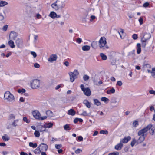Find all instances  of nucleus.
Returning <instances> with one entry per match:
<instances>
[{
    "label": "nucleus",
    "mask_w": 155,
    "mask_h": 155,
    "mask_svg": "<svg viewBox=\"0 0 155 155\" xmlns=\"http://www.w3.org/2000/svg\"><path fill=\"white\" fill-rule=\"evenodd\" d=\"M31 54L33 56L34 58H36L37 56L36 53L34 51H31Z\"/></svg>",
    "instance_id": "obj_52"
},
{
    "label": "nucleus",
    "mask_w": 155,
    "mask_h": 155,
    "mask_svg": "<svg viewBox=\"0 0 155 155\" xmlns=\"http://www.w3.org/2000/svg\"><path fill=\"white\" fill-rule=\"evenodd\" d=\"M8 3L5 2L3 1H1L0 2V7H3L7 4Z\"/></svg>",
    "instance_id": "obj_35"
},
{
    "label": "nucleus",
    "mask_w": 155,
    "mask_h": 155,
    "mask_svg": "<svg viewBox=\"0 0 155 155\" xmlns=\"http://www.w3.org/2000/svg\"><path fill=\"white\" fill-rule=\"evenodd\" d=\"M131 139V137L130 136H128L127 137H124L122 140V142L123 143H127L129 140Z\"/></svg>",
    "instance_id": "obj_20"
},
{
    "label": "nucleus",
    "mask_w": 155,
    "mask_h": 155,
    "mask_svg": "<svg viewBox=\"0 0 155 155\" xmlns=\"http://www.w3.org/2000/svg\"><path fill=\"white\" fill-rule=\"evenodd\" d=\"M81 115H82L84 116H87V114L86 111H84L83 112L82 114H81Z\"/></svg>",
    "instance_id": "obj_64"
},
{
    "label": "nucleus",
    "mask_w": 155,
    "mask_h": 155,
    "mask_svg": "<svg viewBox=\"0 0 155 155\" xmlns=\"http://www.w3.org/2000/svg\"><path fill=\"white\" fill-rule=\"evenodd\" d=\"M18 92L19 93H24L25 92V90L24 89H19L18 90Z\"/></svg>",
    "instance_id": "obj_49"
},
{
    "label": "nucleus",
    "mask_w": 155,
    "mask_h": 155,
    "mask_svg": "<svg viewBox=\"0 0 155 155\" xmlns=\"http://www.w3.org/2000/svg\"><path fill=\"white\" fill-rule=\"evenodd\" d=\"M17 34L16 32L12 31L9 35V37L12 39L14 40L17 36Z\"/></svg>",
    "instance_id": "obj_15"
},
{
    "label": "nucleus",
    "mask_w": 155,
    "mask_h": 155,
    "mask_svg": "<svg viewBox=\"0 0 155 155\" xmlns=\"http://www.w3.org/2000/svg\"><path fill=\"white\" fill-rule=\"evenodd\" d=\"M64 64L66 67H68L69 65V63L68 61H65Z\"/></svg>",
    "instance_id": "obj_63"
},
{
    "label": "nucleus",
    "mask_w": 155,
    "mask_h": 155,
    "mask_svg": "<svg viewBox=\"0 0 155 155\" xmlns=\"http://www.w3.org/2000/svg\"><path fill=\"white\" fill-rule=\"evenodd\" d=\"M147 72L150 73L151 76L154 78H155V67L152 68L151 70L149 69L147 70Z\"/></svg>",
    "instance_id": "obj_13"
},
{
    "label": "nucleus",
    "mask_w": 155,
    "mask_h": 155,
    "mask_svg": "<svg viewBox=\"0 0 155 155\" xmlns=\"http://www.w3.org/2000/svg\"><path fill=\"white\" fill-rule=\"evenodd\" d=\"M150 133L151 135H153L154 134V129L152 127V126L150 129Z\"/></svg>",
    "instance_id": "obj_40"
},
{
    "label": "nucleus",
    "mask_w": 155,
    "mask_h": 155,
    "mask_svg": "<svg viewBox=\"0 0 155 155\" xmlns=\"http://www.w3.org/2000/svg\"><path fill=\"white\" fill-rule=\"evenodd\" d=\"M96 18V17L93 15H92L90 16V22H92Z\"/></svg>",
    "instance_id": "obj_43"
},
{
    "label": "nucleus",
    "mask_w": 155,
    "mask_h": 155,
    "mask_svg": "<svg viewBox=\"0 0 155 155\" xmlns=\"http://www.w3.org/2000/svg\"><path fill=\"white\" fill-rule=\"evenodd\" d=\"M53 124L51 123H49L45 124V126L46 128H51L53 126Z\"/></svg>",
    "instance_id": "obj_38"
},
{
    "label": "nucleus",
    "mask_w": 155,
    "mask_h": 155,
    "mask_svg": "<svg viewBox=\"0 0 155 155\" xmlns=\"http://www.w3.org/2000/svg\"><path fill=\"white\" fill-rule=\"evenodd\" d=\"M34 135L36 137H39L40 136V134L38 131L36 130L34 132Z\"/></svg>",
    "instance_id": "obj_41"
},
{
    "label": "nucleus",
    "mask_w": 155,
    "mask_h": 155,
    "mask_svg": "<svg viewBox=\"0 0 155 155\" xmlns=\"http://www.w3.org/2000/svg\"><path fill=\"white\" fill-rule=\"evenodd\" d=\"M76 41L78 43L80 44L82 41V39L78 38L77 39Z\"/></svg>",
    "instance_id": "obj_57"
},
{
    "label": "nucleus",
    "mask_w": 155,
    "mask_h": 155,
    "mask_svg": "<svg viewBox=\"0 0 155 155\" xmlns=\"http://www.w3.org/2000/svg\"><path fill=\"white\" fill-rule=\"evenodd\" d=\"M137 52L138 54H139L141 52V45L140 43H137Z\"/></svg>",
    "instance_id": "obj_21"
},
{
    "label": "nucleus",
    "mask_w": 155,
    "mask_h": 155,
    "mask_svg": "<svg viewBox=\"0 0 155 155\" xmlns=\"http://www.w3.org/2000/svg\"><path fill=\"white\" fill-rule=\"evenodd\" d=\"M119 153L118 152H113L109 153L108 155H119Z\"/></svg>",
    "instance_id": "obj_44"
},
{
    "label": "nucleus",
    "mask_w": 155,
    "mask_h": 155,
    "mask_svg": "<svg viewBox=\"0 0 155 155\" xmlns=\"http://www.w3.org/2000/svg\"><path fill=\"white\" fill-rule=\"evenodd\" d=\"M152 126V125L150 124L147 125L144 128L140 130L138 132V135L139 136H144V133L150 129V128Z\"/></svg>",
    "instance_id": "obj_7"
},
{
    "label": "nucleus",
    "mask_w": 155,
    "mask_h": 155,
    "mask_svg": "<svg viewBox=\"0 0 155 155\" xmlns=\"http://www.w3.org/2000/svg\"><path fill=\"white\" fill-rule=\"evenodd\" d=\"M76 112L73 109H71L68 111V114L69 115L74 116Z\"/></svg>",
    "instance_id": "obj_24"
},
{
    "label": "nucleus",
    "mask_w": 155,
    "mask_h": 155,
    "mask_svg": "<svg viewBox=\"0 0 155 155\" xmlns=\"http://www.w3.org/2000/svg\"><path fill=\"white\" fill-rule=\"evenodd\" d=\"M123 146V144L121 143V141L120 142L117 144L116 145L115 147V149L117 150H120L121 149L122 147Z\"/></svg>",
    "instance_id": "obj_18"
},
{
    "label": "nucleus",
    "mask_w": 155,
    "mask_h": 155,
    "mask_svg": "<svg viewBox=\"0 0 155 155\" xmlns=\"http://www.w3.org/2000/svg\"><path fill=\"white\" fill-rule=\"evenodd\" d=\"M8 44L12 48H14L15 47V45L14 44V42L12 40H10L8 42Z\"/></svg>",
    "instance_id": "obj_31"
},
{
    "label": "nucleus",
    "mask_w": 155,
    "mask_h": 155,
    "mask_svg": "<svg viewBox=\"0 0 155 155\" xmlns=\"http://www.w3.org/2000/svg\"><path fill=\"white\" fill-rule=\"evenodd\" d=\"M100 133L101 134H108V132L107 130H101L100 131Z\"/></svg>",
    "instance_id": "obj_47"
},
{
    "label": "nucleus",
    "mask_w": 155,
    "mask_h": 155,
    "mask_svg": "<svg viewBox=\"0 0 155 155\" xmlns=\"http://www.w3.org/2000/svg\"><path fill=\"white\" fill-rule=\"evenodd\" d=\"M39 147L40 150L43 151H47L48 147L47 144L43 143H41Z\"/></svg>",
    "instance_id": "obj_12"
},
{
    "label": "nucleus",
    "mask_w": 155,
    "mask_h": 155,
    "mask_svg": "<svg viewBox=\"0 0 155 155\" xmlns=\"http://www.w3.org/2000/svg\"><path fill=\"white\" fill-rule=\"evenodd\" d=\"M133 126L134 127H136L137 125H138V122L137 121H135L133 123Z\"/></svg>",
    "instance_id": "obj_55"
},
{
    "label": "nucleus",
    "mask_w": 155,
    "mask_h": 155,
    "mask_svg": "<svg viewBox=\"0 0 155 155\" xmlns=\"http://www.w3.org/2000/svg\"><path fill=\"white\" fill-rule=\"evenodd\" d=\"M106 38L104 37H101L99 41L98 45L100 48H103L107 43Z\"/></svg>",
    "instance_id": "obj_8"
},
{
    "label": "nucleus",
    "mask_w": 155,
    "mask_h": 155,
    "mask_svg": "<svg viewBox=\"0 0 155 155\" xmlns=\"http://www.w3.org/2000/svg\"><path fill=\"white\" fill-rule=\"evenodd\" d=\"M80 87L85 95L87 96H89L91 95V91L89 88L84 87V85L83 84H81Z\"/></svg>",
    "instance_id": "obj_5"
},
{
    "label": "nucleus",
    "mask_w": 155,
    "mask_h": 155,
    "mask_svg": "<svg viewBox=\"0 0 155 155\" xmlns=\"http://www.w3.org/2000/svg\"><path fill=\"white\" fill-rule=\"evenodd\" d=\"M143 19L141 17H140V18L139 19V21L140 22V25H141L143 24Z\"/></svg>",
    "instance_id": "obj_58"
},
{
    "label": "nucleus",
    "mask_w": 155,
    "mask_h": 155,
    "mask_svg": "<svg viewBox=\"0 0 155 155\" xmlns=\"http://www.w3.org/2000/svg\"><path fill=\"white\" fill-rule=\"evenodd\" d=\"M4 18V16L1 13H0V21H2Z\"/></svg>",
    "instance_id": "obj_62"
},
{
    "label": "nucleus",
    "mask_w": 155,
    "mask_h": 155,
    "mask_svg": "<svg viewBox=\"0 0 155 155\" xmlns=\"http://www.w3.org/2000/svg\"><path fill=\"white\" fill-rule=\"evenodd\" d=\"M34 66L36 68H38L40 67L39 64L37 63H35L34 64Z\"/></svg>",
    "instance_id": "obj_61"
},
{
    "label": "nucleus",
    "mask_w": 155,
    "mask_h": 155,
    "mask_svg": "<svg viewBox=\"0 0 155 155\" xmlns=\"http://www.w3.org/2000/svg\"><path fill=\"white\" fill-rule=\"evenodd\" d=\"M40 85V81L38 79H34L31 81V85L33 89H36L38 88Z\"/></svg>",
    "instance_id": "obj_6"
},
{
    "label": "nucleus",
    "mask_w": 155,
    "mask_h": 155,
    "mask_svg": "<svg viewBox=\"0 0 155 155\" xmlns=\"http://www.w3.org/2000/svg\"><path fill=\"white\" fill-rule=\"evenodd\" d=\"M57 57L55 54H52L50 56L49 58L48 59V61L50 62H52L54 61H55L57 59Z\"/></svg>",
    "instance_id": "obj_11"
},
{
    "label": "nucleus",
    "mask_w": 155,
    "mask_h": 155,
    "mask_svg": "<svg viewBox=\"0 0 155 155\" xmlns=\"http://www.w3.org/2000/svg\"><path fill=\"white\" fill-rule=\"evenodd\" d=\"M61 101L64 103H67V98L65 97L63 98L62 99Z\"/></svg>",
    "instance_id": "obj_56"
},
{
    "label": "nucleus",
    "mask_w": 155,
    "mask_h": 155,
    "mask_svg": "<svg viewBox=\"0 0 155 155\" xmlns=\"http://www.w3.org/2000/svg\"><path fill=\"white\" fill-rule=\"evenodd\" d=\"M29 145L30 147H32L34 148L36 147L37 146V143H35L34 144L32 142H30L29 143Z\"/></svg>",
    "instance_id": "obj_37"
},
{
    "label": "nucleus",
    "mask_w": 155,
    "mask_h": 155,
    "mask_svg": "<svg viewBox=\"0 0 155 155\" xmlns=\"http://www.w3.org/2000/svg\"><path fill=\"white\" fill-rule=\"evenodd\" d=\"M49 16L52 18L54 19L57 16V14L54 12H51Z\"/></svg>",
    "instance_id": "obj_22"
},
{
    "label": "nucleus",
    "mask_w": 155,
    "mask_h": 155,
    "mask_svg": "<svg viewBox=\"0 0 155 155\" xmlns=\"http://www.w3.org/2000/svg\"><path fill=\"white\" fill-rule=\"evenodd\" d=\"M149 93L151 94H153L155 95V91L153 90H150L149 91Z\"/></svg>",
    "instance_id": "obj_50"
},
{
    "label": "nucleus",
    "mask_w": 155,
    "mask_h": 155,
    "mask_svg": "<svg viewBox=\"0 0 155 155\" xmlns=\"http://www.w3.org/2000/svg\"><path fill=\"white\" fill-rule=\"evenodd\" d=\"M89 77L87 75H84L83 76V79L84 81H86L89 79Z\"/></svg>",
    "instance_id": "obj_42"
},
{
    "label": "nucleus",
    "mask_w": 155,
    "mask_h": 155,
    "mask_svg": "<svg viewBox=\"0 0 155 155\" xmlns=\"http://www.w3.org/2000/svg\"><path fill=\"white\" fill-rule=\"evenodd\" d=\"M18 121L19 120L18 119L14 120L12 123L11 125L14 127L20 125L21 124L18 123Z\"/></svg>",
    "instance_id": "obj_16"
},
{
    "label": "nucleus",
    "mask_w": 155,
    "mask_h": 155,
    "mask_svg": "<svg viewBox=\"0 0 155 155\" xmlns=\"http://www.w3.org/2000/svg\"><path fill=\"white\" fill-rule=\"evenodd\" d=\"M68 74L70 76V81L71 82H73L74 81L75 79L77 78V76L79 74V73L77 70H74L73 72H69Z\"/></svg>",
    "instance_id": "obj_3"
},
{
    "label": "nucleus",
    "mask_w": 155,
    "mask_h": 155,
    "mask_svg": "<svg viewBox=\"0 0 155 155\" xmlns=\"http://www.w3.org/2000/svg\"><path fill=\"white\" fill-rule=\"evenodd\" d=\"M57 2L58 4V7L60 9H62L65 6L64 1L61 0H57Z\"/></svg>",
    "instance_id": "obj_10"
},
{
    "label": "nucleus",
    "mask_w": 155,
    "mask_h": 155,
    "mask_svg": "<svg viewBox=\"0 0 155 155\" xmlns=\"http://www.w3.org/2000/svg\"><path fill=\"white\" fill-rule=\"evenodd\" d=\"M55 148L58 149H59L61 147H62V145L61 144H55Z\"/></svg>",
    "instance_id": "obj_51"
},
{
    "label": "nucleus",
    "mask_w": 155,
    "mask_h": 155,
    "mask_svg": "<svg viewBox=\"0 0 155 155\" xmlns=\"http://www.w3.org/2000/svg\"><path fill=\"white\" fill-rule=\"evenodd\" d=\"M17 113L16 112L10 114L8 117L9 119L14 120L15 119L17 116Z\"/></svg>",
    "instance_id": "obj_14"
},
{
    "label": "nucleus",
    "mask_w": 155,
    "mask_h": 155,
    "mask_svg": "<svg viewBox=\"0 0 155 155\" xmlns=\"http://www.w3.org/2000/svg\"><path fill=\"white\" fill-rule=\"evenodd\" d=\"M32 114L33 117L37 119L43 120L46 119L47 118L46 116L41 117L40 113L37 110L33 111L32 112Z\"/></svg>",
    "instance_id": "obj_4"
},
{
    "label": "nucleus",
    "mask_w": 155,
    "mask_h": 155,
    "mask_svg": "<svg viewBox=\"0 0 155 155\" xmlns=\"http://www.w3.org/2000/svg\"><path fill=\"white\" fill-rule=\"evenodd\" d=\"M15 43L18 48H21L22 47L23 41L21 39L18 38L16 40Z\"/></svg>",
    "instance_id": "obj_9"
},
{
    "label": "nucleus",
    "mask_w": 155,
    "mask_h": 155,
    "mask_svg": "<svg viewBox=\"0 0 155 155\" xmlns=\"http://www.w3.org/2000/svg\"><path fill=\"white\" fill-rule=\"evenodd\" d=\"M2 138L3 140L5 141H8L10 139L9 136L7 134H5L4 136H2Z\"/></svg>",
    "instance_id": "obj_19"
},
{
    "label": "nucleus",
    "mask_w": 155,
    "mask_h": 155,
    "mask_svg": "<svg viewBox=\"0 0 155 155\" xmlns=\"http://www.w3.org/2000/svg\"><path fill=\"white\" fill-rule=\"evenodd\" d=\"M51 6L52 7L55 9V10H58L60 9L58 7V4L57 2V1L55 3H54L51 4Z\"/></svg>",
    "instance_id": "obj_17"
},
{
    "label": "nucleus",
    "mask_w": 155,
    "mask_h": 155,
    "mask_svg": "<svg viewBox=\"0 0 155 155\" xmlns=\"http://www.w3.org/2000/svg\"><path fill=\"white\" fill-rule=\"evenodd\" d=\"M82 152V150L79 149H78L75 151V152L76 154H79Z\"/></svg>",
    "instance_id": "obj_59"
},
{
    "label": "nucleus",
    "mask_w": 155,
    "mask_h": 155,
    "mask_svg": "<svg viewBox=\"0 0 155 155\" xmlns=\"http://www.w3.org/2000/svg\"><path fill=\"white\" fill-rule=\"evenodd\" d=\"M101 100L106 103H107L109 101V100L108 98L105 97H102L101 99Z\"/></svg>",
    "instance_id": "obj_29"
},
{
    "label": "nucleus",
    "mask_w": 155,
    "mask_h": 155,
    "mask_svg": "<svg viewBox=\"0 0 155 155\" xmlns=\"http://www.w3.org/2000/svg\"><path fill=\"white\" fill-rule=\"evenodd\" d=\"M93 101L94 104L96 105L97 106H99L101 105V102L97 99H94Z\"/></svg>",
    "instance_id": "obj_27"
},
{
    "label": "nucleus",
    "mask_w": 155,
    "mask_h": 155,
    "mask_svg": "<svg viewBox=\"0 0 155 155\" xmlns=\"http://www.w3.org/2000/svg\"><path fill=\"white\" fill-rule=\"evenodd\" d=\"M94 82L95 85H98V84H102L103 83L101 81H100L98 82V84L97 83V82H96V81L94 79Z\"/></svg>",
    "instance_id": "obj_45"
},
{
    "label": "nucleus",
    "mask_w": 155,
    "mask_h": 155,
    "mask_svg": "<svg viewBox=\"0 0 155 155\" xmlns=\"http://www.w3.org/2000/svg\"><path fill=\"white\" fill-rule=\"evenodd\" d=\"M90 48V47L87 45H84L82 46V50L84 51H87L89 50Z\"/></svg>",
    "instance_id": "obj_26"
},
{
    "label": "nucleus",
    "mask_w": 155,
    "mask_h": 155,
    "mask_svg": "<svg viewBox=\"0 0 155 155\" xmlns=\"http://www.w3.org/2000/svg\"><path fill=\"white\" fill-rule=\"evenodd\" d=\"M46 114L47 116L50 117H53L54 115L53 113L50 110H48L46 112Z\"/></svg>",
    "instance_id": "obj_23"
},
{
    "label": "nucleus",
    "mask_w": 155,
    "mask_h": 155,
    "mask_svg": "<svg viewBox=\"0 0 155 155\" xmlns=\"http://www.w3.org/2000/svg\"><path fill=\"white\" fill-rule=\"evenodd\" d=\"M132 38L134 40H136L138 38L137 35L136 34H134L132 35Z\"/></svg>",
    "instance_id": "obj_54"
},
{
    "label": "nucleus",
    "mask_w": 155,
    "mask_h": 155,
    "mask_svg": "<svg viewBox=\"0 0 155 155\" xmlns=\"http://www.w3.org/2000/svg\"><path fill=\"white\" fill-rule=\"evenodd\" d=\"M149 5V4L148 2H146L143 4V6L144 7H147Z\"/></svg>",
    "instance_id": "obj_60"
},
{
    "label": "nucleus",
    "mask_w": 155,
    "mask_h": 155,
    "mask_svg": "<svg viewBox=\"0 0 155 155\" xmlns=\"http://www.w3.org/2000/svg\"><path fill=\"white\" fill-rule=\"evenodd\" d=\"M100 56L101 57L102 60H105L107 59V57L106 55L104 54L103 53H101L100 54Z\"/></svg>",
    "instance_id": "obj_36"
},
{
    "label": "nucleus",
    "mask_w": 155,
    "mask_h": 155,
    "mask_svg": "<svg viewBox=\"0 0 155 155\" xmlns=\"http://www.w3.org/2000/svg\"><path fill=\"white\" fill-rule=\"evenodd\" d=\"M4 100L8 102H13L15 101V98L12 94L9 91H7L4 93Z\"/></svg>",
    "instance_id": "obj_2"
},
{
    "label": "nucleus",
    "mask_w": 155,
    "mask_h": 155,
    "mask_svg": "<svg viewBox=\"0 0 155 155\" xmlns=\"http://www.w3.org/2000/svg\"><path fill=\"white\" fill-rule=\"evenodd\" d=\"M34 152L36 154H40L41 153V150L40 149V148L39 147H38L36 149H35L34 151Z\"/></svg>",
    "instance_id": "obj_34"
},
{
    "label": "nucleus",
    "mask_w": 155,
    "mask_h": 155,
    "mask_svg": "<svg viewBox=\"0 0 155 155\" xmlns=\"http://www.w3.org/2000/svg\"><path fill=\"white\" fill-rule=\"evenodd\" d=\"M151 37V35L149 33H144L141 34L140 38L142 46L145 48L146 45H150L152 43L151 41H150V39Z\"/></svg>",
    "instance_id": "obj_1"
},
{
    "label": "nucleus",
    "mask_w": 155,
    "mask_h": 155,
    "mask_svg": "<svg viewBox=\"0 0 155 155\" xmlns=\"http://www.w3.org/2000/svg\"><path fill=\"white\" fill-rule=\"evenodd\" d=\"M8 26L7 25H5L2 28V30L3 31H6L8 28Z\"/></svg>",
    "instance_id": "obj_53"
},
{
    "label": "nucleus",
    "mask_w": 155,
    "mask_h": 155,
    "mask_svg": "<svg viewBox=\"0 0 155 155\" xmlns=\"http://www.w3.org/2000/svg\"><path fill=\"white\" fill-rule=\"evenodd\" d=\"M145 139L144 137L143 136H141L139 138L137 142L138 143H140L143 142Z\"/></svg>",
    "instance_id": "obj_32"
},
{
    "label": "nucleus",
    "mask_w": 155,
    "mask_h": 155,
    "mask_svg": "<svg viewBox=\"0 0 155 155\" xmlns=\"http://www.w3.org/2000/svg\"><path fill=\"white\" fill-rule=\"evenodd\" d=\"M64 128L66 130H70V127L68 124H66L64 125Z\"/></svg>",
    "instance_id": "obj_39"
},
{
    "label": "nucleus",
    "mask_w": 155,
    "mask_h": 155,
    "mask_svg": "<svg viewBox=\"0 0 155 155\" xmlns=\"http://www.w3.org/2000/svg\"><path fill=\"white\" fill-rule=\"evenodd\" d=\"M136 143V140L135 139H133L131 143V145L133 147L135 144Z\"/></svg>",
    "instance_id": "obj_48"
},
{
    "label": "nucleus",
    "mask_w": 155,
    "mask_h": 155,
    "mask_svg": "<svg viewBox=\"0 0 155 155\" xmlns=\"http://www.w3.org/2000/svg\"><path fill=\"white\" fill-rule=\"evenodd\" d=\"M38 129L40 132H43L45 130V128L44 126L42 125H40L38 126Z\"/></svg>",
    "instance_id": "obj_25"
},
{
    "label": "nucleus",
    "mask_w": 155,
    "mask_h": 155,
    "mask_svg": "<svg viewBox=\"0 0 155 155\" xmlns=\"http://www.w3.org/2000/svg\"><path fill=\"white\" fill-rule=\"evenodd\" d=\"M91 46L92 48L94 49L97 48V42L96 41H94L91 43Z\"/></svg>",
    "instance_id": "obj_28"
},
{
    "label": "nucleus",
    "mask_w": 155,
    "mask_h": 155,
    "mask_svg": "<svg viewBox=\"0 0 155 155\" xmlns=\"http://www.w3.org/2000/svg\"><path fill=\"white\" fill-rule=\"evenodd\" d=\"M83 103L87 107L89 108L91 107L90 103L87 100H84L83 101Z\"/></svg>",
    "instance_id": "obj_30"
},
{
    "label": "nucleus",
    "mask_w": 155,
    "mask_h": 155,
    "mask_svg": "<svg viewBox=\"0 0 155 155\" xmlns=\"http://www.w3.org/2000/svg\"><path fill=\"white\" fill-rule=\"evenodd\" d=\"M23 121L27 123H29L30 122V120L27 118L26 117H24L23 118Z\"/></svg>",
    "instance_id": "obj_46"
},
{
    "label": "nucleus",
    "mask_w": 155,
    "mask_h": 155,
    "mask_svg": "<svg viewBox=\"0 0 155 155\" xmlns=\"http://www.w3.org/2000/svg\"><path fill=\"white\" fill-rule=\"evenodd\" d=\"M115 92V89L112 88L111 90H108L107 91V93L109 94H110L111 93H114Z\"/></svg>",
    "instance_id": "obj_33"
}]
</instances>
